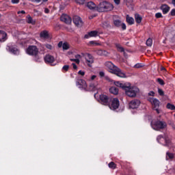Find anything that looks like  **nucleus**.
I'll use <instances>...</instances> for the list:
<instances>
[{
  "label": "nucleus",
  "instance_id": "1",
  "mask_svg": "<svg viewBox=\"0 0 175 175\" xmlns=\"http://www.w3.org/2000/svg\"><path fill=\"white\" fill-rule=\"evenodd\" d=\"M86 6L90 10H97V12H110L114 9L113 4L107 1H103L100 3L97 7L94 2L90 1L86 4Z\"/></svg>",
  "mask_w": 175,
  "mask_h": 175
},
{
  "label": "nucleus",
  "instance_id": "2",
  "mask_svg": "<svg viewBox=\"0 0 175 175\" xmlns=\"http://www.w3.org/2000/svg\"><path fill=\"white\" fill-rule=\"evenodd\" d=\"M105 66L107 68L109 72L110 73H113V75H116L118 77H121L122 79H126L127 76L125 72H122L120 68H118L117 66L114 65L111 62H106L105 63Z\"/></svg>",
  "mask_w": 175,
  "mask_h": 175
},
{
  "label": "nucleus",
  "instance_id": "3",
  "mask_svg": "<svg viewBox=\"0 0 175 175\" xmlns=\"http://www.w3.org/2000/svg\"><path fill=\"white\" fill-rule=\"evenodd\" d=\"M139 91V88L131 86V83H127V85L124 88V92L129 98H136Z\"/></svg>",
  "mask_w": 175,
  "mask_h": 175
},
{
  "label": "nucleus",
  "instance_id": "4",
  "mask_svg": "<svg viewBox=\"0 0 175 175\" xmlns=\"http://www.w3.org/2000/svg\"><path fill=\"white\" fill-rule=\"evenodd\" d=\"M150 125L154 131H161V129H165L167 126V124L161 120L152 121Z\"/></svg>",
  "mask_w": 175,
  "mask_h": 175
},
{
  "label": "nucleus",
  "instance_id": "5",
  "mask_svg": "<svg viewBox=\"0 0 175 175\" xmlns=\"http://www.w3.org/2000/svg\"><path fill=\"white\" fill-rule=\"evenodd\" d=\"M148 100L151 103V105L154 107V110H156L157 114H160L162 111L158 109V107H159V100L155 98H149Z\"/></svg>",
  "mask_w": 175,
  "mask_h": 175
},
{
  "label": "nucleus",
  "instance_id": "6",
  "mask_svg": "<svg viewBox=\"0 0 175 175\" xmlns=\"http://www.w3.org/2000/svg\"><path fill=\"white\" fill-rule=\"evenodd\" d=\"M27 54L29 55H38V53H39V49L36 46H29L26 50Z\"/></svg>",
  "mask_w": 175,
  "mask_h": 175
},
{
  "label": "nucleus",
  "instance_id": "7",
  "mask_svg": "<svg viewBox=\"0 0 175 175\" xmlns=\"http://www.w3.org/2000/svg\"><path fill=\"white\" fill-rule=\"evenodd\" d=\"M108 106L111 110H117L120 107V100L116 98H113L111 105L108 104Z\"/></svg>",
  "mask_w": 175,
  "mask_h": 175
},
{
  "label": "nucleus",
  "instance_id": "8",
  "mask_svg": "<svg viewBox=\"0 0 175 175\" xmlns=\"http://www.w3.org/2000/svg\"><path fill=\"white\" fill-rule=\"evenodd\" d=\"M85 63L90 68L92 66V64L94 63V57L92 56V55L90 53L85 54Z\"/></svg>",
  "mask_w": 175,
  "mask_h": 175
},
{
  "label": "nucleus",
  "instance_id": "9",
  "mask_svg": "<svg viewBox=\"0 0 175 175\" xmlns=\"http://www.w3.org/2000/svg\"><path fill=\"white\" fill-rule=\"evenodd\" d=\"M76 85L80 90H87V82L83 79H79L76 82Z\"/></svg>",
  "mask_w": 175,
  "mask_h": 175
},
{
  "label": "nucleus",
  "instance_id": "10",
  "mask_svg": "<svg viewBox=\"0 0 175 175\" xmlns=\"http://www.w3.org/2000/svg\"><path fill=\"white\" fill-rule=\"evenodd\" d=\"M157 140L158 143H160V144H163V142H165L164 146H169L170 144V139L167 138H165L162 137V135H159L157 138Z\"/></svg>",
  "mask_w": 175,
  "mask_h": 175
},
{
  "label": "nucleus",
  "instance_id": "11",
  "mask_svg": "<svg viewBox=\"0 0 175 175\" xmlns=\"http://www.w3.org/2000/svg\"><path fill=\"white\" fill-rule=\"evenodd\" d=\"M100 33H102V32L98 31H92L88 34L85 35L84 38L85 39H88L89 38H95L96 36L100 35Z\"/></svg>",
  "mask_w": 175,
  "mask_h": 175
},
{
  "label": "nucleus",
  "instance_id": "12",
  "mask_svg": "<svg viewBox=\"0 0 175 175\" xmlns=\"http://www.w3.org/2000/svg\"><path fill=\"white\" fill-rule=\"evenodd\" d=\"M61 21H63V23H65V24H71L72 23V18L69 16V15L63 14L62 15Z\"/></svg>",
  "mask_w": 175,
  "mask_h": 175
},
{
  "label": "nucleus",
  "instance_id": "13",
  "mask_svg": "<svg viewBox=\"0 0 175 175\" xmlns=\"http://www.w3.org/2000/svg\"><path fill=\"white\" fill-rule=\"evenodd\" d=\"M72 21L77 27H81L83 25V21L81 20V18L79 16H74L72 18Z\"/></svg>",
  "mask_w": 175,
  "mask_h": 175
},
{
  "label": "nucleus",
  "instance_id": "14",
  "mask_svg": "<svg viewBox=\"0 0 175 175\" xmlns=\"http://www.w3.org/2000/svg\"><path fill=\"white\" fill-rule=\"evenodd\" d=\"M6 50L7 51H9L12 54H14V55H18V54H20V51H18L16 47L8 46L6 47Z\"/></svg>",
  "mask_w": 175,
  "mask_h": 175
},
{
  "label": "nucleus",
  "instance_id": "15",
  "mask_svg": "<svg viewBox=\"0 0 175 175\" xmlns=\"http://www.w3.org/2000/svg\"><path fill=\"white\" fill-rule=\"evenodd\" d=\"M140 106V100H133L129 103L130 109H137Z\"/></svg>",
  "mask_w": 175,
  "mask_h": 175
},
{
  "label": "nucleus",
  "instance_id": "16",
  "mask_svg": "<svg viewBox=\"0 0 175 175\" xmlns=\"http://www.w3.org/2000/svg\"><path fill=\"white\" fill-rule=\"evenodd\" d=\"M100 100L102 105H109V97L107 96L104 94L100 95Z\"/></svg>",
  "mask_w": 175,
  "mask_h": 175
},
{
  "label": "nucleus",
  "instance_id": "17",
  "mask_svg": "<svg viewBox=\"0 0 175 175\" xmlns=\"http://www.w3.org/2000/svg\"><path fill=\"white\" fill-rule=\"evenodd\" d=\"M90 91H97V92H99V91H100V86H99L98 82L96 83H91L90 85Z\"/></svg>",
  "mask_w": 175,
  "mask_h": 175
},
{
  "label": "nucleus",
  "instance_id": "18",
  "mask_svg": "<svg viewBox=\"0 0 175 175\" xmlns=\"http://www.w3.org/2000/svg\"><path fill=\"white\" fill-rule=\"evenodd\" d=\"M46 64H53L54 61H55V58H54V56L51 55H46L44 58Z\"/></svg>",
  "mask_w": 175,
  "mask_h": 175
},
{
  "label": "nucleus",
  "instance_id": "19",
  "mask_svg": "<svg viewBox=\"0 0 175 175\" xmlns=\"http://www.w3.org/2000/svg\"><path fill=\"white\" fill-rule=\"evenodd\" d=\"M8 40V34L4 31L0 30V42H6Z\"/></svg>",
  "mask_w": 175,
  "mask_h": 175
},
{
  "label": "nucleus",
  "instance_id": "20",
  "mask_svg": "<svg viewBox=\"0 0 175 175\" xmlns=\"http://www.w3.org/2000/svg\"><path fill=\"white\" fill-rule=\"evenodd\" d=\"M174 158H175V154L174 153H172L169 151H167L166 152V154H165L166 161H172V159H174Z\"/></svg>",
  "mask_w": 175,
  "mask_h": 175
},
{
  "label": "nucleus",
  "instance_id": "21",
  "mask_svg": "<svg viewBox=\"0 0 175 175\" xmlns=\"http://www.w3.org/2000/svg\"><path fill=\"white\" fill-rule=\"evenodd\" d=\"M161 9L163 13V14H166L167 13L169 12V10H170V8L169 7V5L164 4L162 5L161 7Z\"/></svg>",
  "mask_w": 175,
  "mask_h": 175
},
{
  "label": "nucleus",
  "instance_id": "22",
  "mask_svg": "<svg viewBox=\"0 0 175 175\" xmlns=\"http://www.w3.org/2000/svg\"><path fill=\"white\" fill-rule=\"evenodd\" d=\"M114 84L116 85V87H119L120 88H122V90H125L126 88V85H128V83H122L120 81H116L114 82Z\"/></svg>",
  "mask_w": 175,
  "mask_h": 175
},
{
  "label": "nucleus",
  "instance_id": "23",
  "mask_svg": "<svg viewBox=\"0 0 175 175\" xmlns=\"http://www.w3.org/2000/svg\"><path fill=\"white\" fill-rule=\"evenodd\" d=\"M96 54H98V55L105 56V57L109 55V53L107 51L102 49L97 50Z\"/></svg>",
  "mask_w": 175,
  "mask_h": 175
},
{
  "label": "nucleus",
  "instance_id": "24",
  "mask_svg": "<svg viewBox=\"0 0 175 175\" xmlns=\"http://www.w3.org/2000/svg\"><path fill=\"white\" fill-rule=\"evenodd\" d=\"M40 36L42 38V39H49V32L44 30L40 33Z\"/></svg>",
  "mask_w": 175,
  "mask_h": 175
},
{
  "label": "nucleus",
  "instance_id": "25",
  "mask_svg": "<svg viewBox=\"0 0 175 175\" xmlns=\"http://www.w3.org/2000/svg\"><path fill=\"white\" fill-rule=\"evenodd\" d=\"M109 92H111V94H113V95H118V89L116 87H111L109 89Z\"/></svg>",
  "mask_w": 175,
  "mask_h": 175
},
{
  "label": "nucleus",
  "instance_id": "26",
  "mask_svg": "<svg viewBox=\"0 0 175 175\" xmlns=\"http://www.w3.org/2000/svg\"><path fill=\"white\" fill-rule=\"evenodd\" d=\"M126 22L129 25H132L135 23V19L129 16V15L126 16Z\"/></svg>",
  "mask_w": 175,
  "mask_h": 175
},
{
  "label": "nucleus",
  "instance_id": "27",
  "mask_svg": "<svg viewBox=\"0 0 175 175\" xmlns=\"http://www.w3.org/2000/svg\"><path fill=\"white\" fill-rule=\"evenodd\" d=\"M135 21H136V23H137V24H140V23H142V18L139 14H136L135 15Z\"/></svg>",
  "mask_w": 175,
  "mask_h": 175
},
{
  "label": "nucleus",
  "instance_id": "28",
  "mask_svg": "<svg viewBox=\"0 0 175 175\" xmlns=\"http://www.w3.org/2000/svg\"><path fill=\"white\" fill-rule=\"evenodd\" d=\"M27 23H28V24H32V25H35V21H33V19H32V17H31V16H28L27 17Z\"/></svg>",
  "mask_w": 175,
  "mask_h": 175
},
{
  "label": "nucleus",
  "instance_id": "29",
  "mask_svg": "<svg viewBox=\"0 0 175 175\" xmlns=\"http://www.w3.org/2000/svg\"><path fill=\"white\" fill-rule=\"evenodd\" d=\"M116 47L117 50L119 51L120 53H124V48L122 47V46L120 44H116Z\"/></svg>",
  "mask_w": 175,
  "mask_h": 175
},
{
  "label": "nucleus",
  "instance_id": "30",
  "mask_svg": "<svg viewBox=\"0 0 175 175\" xmlns=\"http://www.w3.org/2000/svg\"><path fill=\"white\" fill-rule=\"evenodd\" d=\"M167 109H169V110H175V106L173 104L167 103Z\"/></svg>",
  "mask_w": 175,
  "mask_h": 175
},
{
  "label": "nucleus",
  "instance_id": "31",
  "mask_svg": "<svg viewBox=\"0 0 175 175\" xmlns=\"http://www.w3.org/2000/svg\"><path fill=\"white\" fill-rule=\"evenodd\" d=\"M146 45L148 46L149 47H151L152 46V39L148 38L146 40Z\"/></svg>",
  "mask_w": 175,
  "mask_h": 175
},
{
  "label": "nucleus",
  "instance_id": "32",
  "mask_svg": "<svg viewBox=\"0 0 175 175\" xmlns=\"http://www.w3.org/2000/svg\"><path fill=\"white\" fill-rule=\"evenodd\" d=\"M113 23L116 27H121V24L122 23V22H121L120 20H116Z\"/></svg>",
  "mask_w": 175,
  "mask_h": 175
},
{
  "label": "nucleus",
  "instance_id": "33",
  "mask_svg": "<svg viewBox=\"0 0 175 175\" xmlns=\"http://www.w3.org/2000/svg\"><path fill=\"white\" fill-rule=\"evenodd\" d=\"M63 50H69V44L68 42L63 43Z\"/></svg>",
  "mask_w": 175,
  "mask_h": 175
},
{
  "label": "nucleus",
  "instance_id": "34",
  "mask_svg": "<svg viewBox=\"0 0 175 175\" xmlns=\"http://www.w3.org/2000/svg\"><path fill=\"white\" fill-rule=\"evenodd\" d=\"M108 166L110 169H116V163H114V162L109 163Z\"/></svg>",
  "mask_w": 175,
  "mask_h": 175
},
{
  "label": "nucleus",
  "instance_id": "35",
  "mask_svg": "<svg viewBox=\"0 0 175 175\" xmlns=\"http://www.w3.org/2000/svg\"><path fill=\"white\" fill-rule=\"evenodd\" d=\"M157 81L159 83V84H160V85H165V82L161 79L158 78Z\"/></svg>",
  "mask_w": 175,
  "mask_h": 175
},
{
  "label": "nucleus",
  "instance_id": "36",
  "mask_svg": "<svg viewBox=\"0 0 175 175\" xmlns=\"http://www.w3.org/2000/svg\"><path fill=\"white\" fill-rule=\"evenodd\" d=\"M89 43L90 44H92L93 46H100V44L95 41H90Z\"/></svg>",
  "mask_w": 175,
  "mask_h": 175
},
{
  "label": "nucleus",
  "instance_id": "37",
  "mask_svg": "<svg viewBox=\"0 0 175 175\" xmlns=\"http://www.w3.org/2000/svg\"><path fill=\"white\" fill-rule=\"evenodd\" d=\"M158 92L159 95H160L161 96H163V95H165V92H163V90H162V89L159 88Z\"/></svg>",
  "mask_w": 175,
  "mask_h": 175
},
{
  "label": "nucleus",
  "instance_id": "38",
  "mask_svg": "<svg viewBox=\"0 0 175 175\" xmlns=\"http://www.w3.org/2000/svg\"><path fill=\"white\" fill-rule=\"evenodd\" d=\"M62 70H65L66 72H68V70H69V66L68 65L64 66L62 68Z\"/></svg>",
  "mask_w": 175,
  "mask_h": 175
},
{
  "label": "nucleus",
  "instance_id": "39",
  "mask_svg": "<svg viewBox=\"0 0 175 175\" xmlns=\"http://www.w3.org/2000/svg\"><path fill=\"white\" fill-rule=\"evenodd\" d=\"M45 47H46V49H48L49 50H53V46L49 44H45Z\"/></svg>",
  "mask_w": 175,
  "mask_h": 175
},
{
  "label": "nucleus",
  "instance_id": "40",
  "mask_svg": "<svg viewBox=\"0 0 175 175\" xmlns=\"http://www.w3.org/2000/svg\"><path fill=\"white\" fill-rule=\"evenodd\" d=\"M143 67V65H142V64H136L135 66H134V68H136L137 69H139V68H142Z\"/></svg>",
  "mask_w": 175,
  "mask_h": 175
},
{
  "label": "nucleus",
  "instance_id": "41",
  "mask_svg": "<svg viewBox=\"0 0 175 175\" xmlns=\"http://www.w3.org/2000/svg\"><path fill=\"white\" fill-rule=\"evenodd\" d=\"M155 17L157 18H161V17H162V14L161 12H158L155 14Z\"/></svg>",
  "mask_w": 175,
  "mask_h": 175
},
{
  "label": "nucleus",
  "instance_id": "42",
  "mask_svg": "<svg viewBox=\"0 0 175 175\" xmlns=\"http://www.w3.org/2000/svg\"><path fill=\"white\" fill-rule=\"evenodd\" d=\"M120 27H122V29L125 30L126 29V25H125V23H122V24L120 25Z\"/></svg>",
  "mask_w": 175,
  "mask_h": 175
},
{
  "label": "nucleus",
  "instance_id": "43",
  "mask_svg": "<svg viewBox=\"0 0 175 175\" xmlns=\"http://www.w3.org/2000/svg\"><path fill=\"white\" fill-rule=\"evenodd\" d=\"M70 61L76 62V64H80V59H70Z\"/></svg>",
  "mask_w": 175,
  "mask_h": 175
},
{
  "label": "nucleus",
  "instance_id": "44",
  "mask_svg": "<svg viewBox=\"0 0 175 175\" xmlns=\"http://www.w3.org/2000/svg\"><path fill=\"white\" fill-rule=\"evenodd\" d=\"M11 2L13 4H17L20 3V0H12Z\"/></svg>",
  "mask_w": 175,
  "mask_h": 175
},
{
  "label": "nucleus",
  "instance_id": "45",
  "mask_svg": "<svg viewBox=\"0 0 175 175\" xmlns=\"http://www.w3.org/2000/svg\"><path fill=\"white\" fill-rule=\"evenodd\" d=\"M99 76H100V77H105V72L100 71L99 72Z\"/></svg>",
  "mask_w": 175,
  "mask_h": 175
},
{
  "label": "nucleus",
  "instance_id": "46",
  "mask_svg": "<svg viewBox=\"0 0 175 175\" xmlns=\"http://www.w3.org/2000/svg\"><path fill=\"white\" fill-rule=\"evenodd\" d=\"M78 75H80L81 76H84V75H85V72L84 71L79 70L78 72Z\"/></svg>",
  "mask_w": 175,
  "mask_h": 175
},
{
  "label": "nucleus",
  "instance_id": "47",
  "mask_svg": "<svg viewBox=\"0 0 175 175\" xmlns=\"http://www.w3.org/2000/svg\"><path fill=\"white\" fill-rule=\"evenodd\" d=\"M59 48L63 47L64 46V43L62 42V41H60L58 44H57Z\"/></svg>",
  "mask_w": 175,
  "mask_h": 175
},
{
  "label": "nucleus",
  "instance_id": "48",
  "mask_svg": "<svg viewBox=\"0 0 175 175\" xmlns=\"http://www.w3.org/2000/svg\"><path fill=\"white\" fill-rule=\"evenodd\" d=\"M171 16H175V9H173L170 12Z\"/></svg>",
  "mask_w": 175,
  "mask_h": 175
},
{
  "label": "nucleus",
  "instance_id": "49",
  "mask_svg": "<svg viewBox=\"0 0 175 175\" xmlns=\"http://www.w3.org/2000/svg\"><path fill=\"white\" fill-rule=\"evenodd\" d=\"M148 95L150 96H154V95H155V92H150L149 93H148Z\"/></svg>",
  "mask_w": 175,
  "mask_h": 175
},
{
  "label": "nucleus",
  "instance_id": "50",
  "mask_svg": "<svg viewBox=\"0 0 175 175\" xmlns=\"http://www.w3.org/2000/svg\"><path fill=\"white\" fill-rule=\"evenodd\" d=\"M18 14H25V11H24V10L18 11Z\"/></svg>",
  "mask_w": 175,
  "mask_h": 175
},
{
  "label": "nucleus",
  "instance_id": "51",
  "mask_svg": "<svg viewBox=\"0 0 175 175\" xmlns=\"http://www.w3.org/2000/svg\"><path fill=\"white\" fill-rule=\"evenodd\" d=\"M113 1L115 2L116 5H118L121 2V0H113Z\"/></svg>",
  "mask_w": 175,
  "mask_h": 175
},
{
  "label": "nucleus",
  "instance_id": "52",
  "mask_svg": "<svg viewBox=\"0 0 175 175\" xmlns=\"http://www.w3.org/2000/svg\"><path fill=\"white\" fill-rule=\"evenodd\" d=\"M77 3H84V0H76Z\"/></svg>",
  "mask_w": 175,
  "mask_h": 175
},
{
  "label": "nucleus",
  "instance_id": "53",
  "mask_svg": "<svg viewBox=\"0 0 175 175\" xmlns=\"http://www.w3.org/2000/svg\"><path fill=\"white\" fill-rule=\"evenodd\" d=\"M95 79H96V75H92L91 77H90V80H95Z\"/></svg>",
  "mask_w": 175,
  "mask_h": 175
},
{
  "label": "nucleus",
  "instance_id": "54",
  "mask_svg": "<svg viewBox=\"0 0 175 175\" xmlns=\"http://www.w3.org/2000/svg\"><path fill=\"white\" fill-rule=\"evenodd\" d=\"M72 68L73 69H77V66L76 65V64L72 63Z\"/></svg>",
  "mask_w": 175,
  "mask_h": 175
},
{
  "label": "nucleus",
  "instance_id": "55",
  "mask_svg": "<svg viewBox=\"0 0 175 175\" xmlns=\"http://www.w3.org/2000/svg\"><path fill=\"white\" fill-rule=\"evenodd\" d=\"M44 13H50V10L48 8L44 9Z\"/></svg>",
  "mask_w": 175,
  "mask_h": 175
},
{
  "label": "nucleus",
  "instance_id": "56",
  "mask_svg": "<svg viewBox=\"0 0 175 175\" xmlns=\"http://www.w3.org/2000/svg\"><path fill=\"white\" fill-rule=\"evenodd\" d=\"M31 2H37V3H39L40 2V0H31Z\"/></svg>",
  "mask_w": 175,
  "mask_h": 175
},
{
  "label": "nucleus",
  "instance_id": "57",
  "mask_svg": "<svg viewBox=\"0 0 175 175\" xmlns=\"http://www.w3.org/2000/svg\"><path fill=\"white\" fill-rule=\"evenodd\" d=\"M75 58H77V59H79V58H81V56L80 55H76Z\"/></svg>",
  "mask_w": 175,
  "mask_h": 175
},
{
  "label": "nucleus",
  "instance_id": "58",
  "mask_svg": "<svg viewBox=\"0 0 175 175\" xmlns=\"http://www.w3.org/2000/svg\"><path fill=\"white\" fill-rule=\"evenodd\" d=\"M93 17H95V15L89 16L90 20H92V18H93Z\"/></svg>",
  "mask_w": 175,
  "mask_h": 175
},
{
  "label": "nucleus",
  "instance_id": "59",
  "mask_svg": "<svg viewBox=\"0 0 175 175\" xmlns=\"http://www.w3.org/2000/svg\"><path fill=\"white\" fill-rule=\"evenodd\" d=\"M35 60H36L37 62H39L40 61V58L36 59V57Z\"/></svg>",
  "mask_w": 175,
  "mask_h": 175
},
{
  "label": "nucleus",
  "instance_id": "60",
  "mask_svg": "<svg viewBox=\"0 0 175 175\" xmlns=\"http://www.w3.org/2000/svg\"><path fill=\"white\" fill-rule=\"evenodd\" d=\"M172 3H173V5H174V6H175V0H172Z\"/></svg>",
  "mask_w": 175,
  "mask_h": 175
},
{
  "label": "nucleus",
  "instance_id": "61",
  "mask_svg": "<svg viewBox=\"0 0 175 175\" xmlns=\"http://www.w3.org/2000/svg\"><path fill=\"white\" fill-rule=\"evenodd\" d=\"M49 0H42V2H47Z\"/></svg>",
  "mask_w": 175,
  "mask_h": 175
},
{
  "label": "nucleus",
  "instance_id": "62",
  "mask_svg": "<svg viewBox=\"0 0 175 175\" xmlns=\"http://www.w3.org/2000/svg\"><path fill=\"white\" fill-rule=\"evenodd\" d=\"M162 70H165V68H162Z\"/></svg>",
  "mask_w": 175,
  "mask_h": 175
},
{
  "label": "nucleus",
  "instance_id": "63",
  "mask_svg": "<svg viewBox=\"0 0 175 175\" xmlns=\"http://www.w3.org/2000/svg\"><path fill=\"white\" fill-rule=\"evenodd\" d=\"M94 96H96V94H94Z\"/></svg>",
  "mask_w": 175,
  "mask_h": 175
},
{
  "label": "nucleus",
  "instance_id": "64",
  "mask_svg": "<svg viewBox=\"0 0 175 175\" xmlns=\"http://www.w3.org/2000/svg\"><path fill=\"white\" fill-rule=\"evenodd\" d=\"M174 128L175 129V126H174Z\"/></svg>",
  "mask_w": 175,
  "mask_h": 175
}]
</instances>
